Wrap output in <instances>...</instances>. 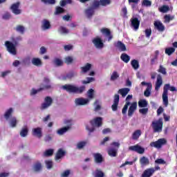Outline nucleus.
I'll list each match as a JSON object with an SVG mask.
<instances>
[{"label":"nucleus","instance_id":"obj_9","mask_svg":"<svg viewBox=\"0 0 177 177\" xmlns=\"http://www.w3.org/2000/svg\"><path fill=\"white\" fill-rule=\"evenodd\" d=\"M72 121L73 120H65V124H68V126L58 129L57 133H58V135H64V133H66L68 129H71V125H73L71 124Z\"/></svg>","mask_w":177,"mask_h":177},{"label":"nucleus","instance_id":"obj_64","mask_svg":"<svg viewBox=\"0 0 177 177\" xmlns=\"http://www.w3.org/2000/svg\"><path fill=\"white\" fill-rule=\"evenodd\" d=\"M71 171L70 170L67 169L66 171H64L62 174L61 176L62 177H68V176L70 175Z\"/></svg>","mask_w":177,"mask_h":177},{"label":"nucleus","instance_id":"obj_25","mask_svg":"<svg viewBox=\"0 0 177 177\" xmlns=\"http://www.w3.org/2000/svg\"><path fill=\"white\" fill-rule=\"evenodd\" d=\"M50 88H51L50 84H48V85L44 86L43 88H40L37 90H35V88H32V91L30 93V95H37V92H41V91H44V89H50Z\"/></svg>","mask_w":177,"mask_h":177},{"label":"nucleus","instance_id":"obj_52","mask_svg":"<svg viewBox=\"0 0 177 177\" xmlns=\"http://www.w3.org/2000/svg\"><path fill=\"white\" fill-rule=\"evenodd\" d=\"M94 106H95L94 109V111H99L102 109L100 104H99V100H96L94 102Z\"/></svg>","mask_w":177,"mask_h":177},{"label":"nucleus","instance_id":"obj_23","mask_svg":"<svg viewBox=\"0 0 177 177\" xmlns=\"http://www.w3.org/2000/svg\"><path fill=\"white\" fill-rule=\"evenodd\" d=\"M93 157L95 162H96L97 164H102V162H103L104 161L103 156H102V154H100V153H94Z\"/></svg>","mask_w":177,"mask_h":177},{"label":"nucleus","instance_id":"obj_13","mask_svg":"<svg viewBox=\"0 0 177 177\" xmlns=\"http://www.w3.org/2000/svg\"><path fill=\"white\" fill-rule=\"evenodd\" d=\"M102 35H104L106 38H108V41H110L113 39V35H111V31H110V29L107 28H103L100 30Z\"/></svg>","mask_w":177,"mask_h":177},{"label":"nucleus","instance_id":"obj_15","mask_svg":"<svg viewBox=\"0 0 177 177\" xmlns=\"http://www.w3.org/2000/svg\"><path fill=\"white\" fill-rule=\"evenodd\" d=\"M118 103H120V95L115 94L113 98V104L111 106L113 111H117V110H118Z\"/></svg>","mask_w":177,"mask_h":177},{"label":"nucleus","instance_id":"obj_10","mask_svg":"<svg viewBox=\"0 0 177 177\" xmlns=\"http://www.w3.org/2000/svg\"><path fill=\"white\" fill-rule=\"evenodd\" d=\"M5 45L7 48V50L9 52V53H12V55H16L17 51H16V46L13 43L6 41L5 42Z\"/></svg>","mask_w":177,"mask_h":177},{"label":"nucleus","instance_id":"obj_12","mask_svg":"<svg viewBox=\"0 0 177 177\" xmlns=\"http://www.w3.org/2000/svg\"><path fill=\"white\" fill-rule=\"evenodd\" d=\"M129 150L131 151H136V153H138V154H143V153H145V148L139 145L130 146Z\"/></svg>","mask_w":177,"mask_h":177},{"label":"nucleus","instance_id":"obj_50","mask_svg":"<svg viewBox=\"0 0 177 177\" xmlns=\"http://www.w3.org/2000/svg\"><path fill=\"white\" fill-rule=\"evenodd\" d=\"M85 146H86V141L79 142L77 144V149H79V150H81V149H84V147H85Z\"/></svg>","mask_w":177,"mask_h":177},{"label":"nucleus","instance_id":"obj_49","mask_svg":"<svg viewBox=\"0 0 177 177\" xmlns=\"http://www.w3.org/2000/svg\"><path fill=\"white\" fill-rule=\"evenodd\" d=\"M158 71L160 73V74H162L163 75H167V69L162 66V65H160L159 68L158 69Z\"/></svg>","mask_w":177,"mask_h":177},{"label":"nucleus","instance_id":"obj_31","mask_svg":"<svg viewBox=\"0 0 177 177\" xmlns=\"http://www.w3.org/2000/svg\"><path fill=\"white\" fill-rule=\"evenodd\" d=\"M19 135L21 138H26V136L28 135V127L27 126H24L19 133Z\"/></svg>","mask_w":177,"mask_h":177},{"label":"nucleus","instance_id":"obj_41","mask_svg":"<svg viewBox=\"0 0 177 177\" xmlns=\"http://www.w3.org/2000/svg\"><path fill=\"white\" fill-rule=\"evenodd\" d=\"M10 125L12 128H15L17 125V119L15 117L11 118L10 120Z\"/></svg>","mask_w":177,"mask_h":177},{"label":"nucleus","instance_id":"obj_28","mask_svg":"<svg viewBox=\"0 0 177 177\" xmlns=\"http://www.w3.org/2000/svg\"><path fill=\"white\" fill-rule=\"evenodd\" d=\"M140 164L142 167H145L150 164V160H149V158H147V157L142 156V158H140Z\"/></svg>","mask_w":177,"mask_h":177},{"label":"nucleus","instance_id":"obj_57","mask_svg":"<svg viewBox=\"0 0 177 177\" xmlns=\"http://www.w3.org/2000/svg\"><path fill=\"white\" fill-rule=\"evenodd\" d=\"M92 81H95V78L87 77L86 80L82 81V84H83L84 85H86V84H91V82H92Z\"/></svg>","mask_w":177,"mask_h":177},{"label":"nucleus","instance_id":"obj_38","mask_svg":"<svg viewBox=\"0 0 177 177\" xmlns=\"http://www.w3.org/2000/svg\"><path fill=\"white\" fill-rule=\"evenodd\" d=\"M131 65L134 70H138V68H139V61L133 59L131 62Z\"/></svg>","mask_w":177,"mask_h":177},{"label":"nucleus","instance_id":"obj_54","mask_svg":"<svg viewBox=\"0 0 177 177\" xmlns=\"http://www.w3.org/2000/svg\"><path fill=\"white\" fill-rule=\"evenodd\" d=\"M45 157H50L51 156H53V149H47L44 152Z\"/></svg>","mask_w":177,"mask_h":177},{"label":"nucleus","instance_id":"obj_56","mask_svg":"<svg viewBox=\"0 0 177 177\" xmlns=\"http://www.w3.org/2000/svg\"><path fill=\"white\" fill-rule=\"evenodd\" d=\"M149 113V108H142L139 109V113L142 115H146Z\"/></svg>","mask_w":177,"mask_h":177},{"label":"nucleus","instance_id":"obj_62","mask_svg":"<svg viewBox=\"0 0 177 177\" xmlns=\"http://www.w3.org/2000/svg\"><path fill=\"white\" fill-rule=\"evenodd\" d=\"M100 0L97 1V0H94L93 2V8H99V6H100Z\"/></svg>","mask_w":177,"mask_h":177},{"label":"nucleus","instance_id":"obj_44","mask_svg":"<svg viewBox=\"0 0 177 177\" xmlns=\"http://www.w3.org/2000/svg\"><path fill=\"white\" fill-rule=\"evenodd\" d=\"M118 78H120V74H118V72L113 71L111 75V81H115V80H118Z\"/></svg>","mask_w":177,"mask_h":177},{"label":"nucleus","instance_id":"obj_20","mask_svg":"<svg viewBox=\"0 0 177 177\" xmlns=\"http://www.w3.org/2000/svg\"><path fill=\"white\" fill-rule=\"evenodd\" d=\"M66 156V151L63 150V149H59L57 151L55 157V161H58L61 158H63Z\"/></svg>","mask_w":177,"mask_h":177},{"label":"nucleus","instance_id":"obj_35","mask_svg":"<svg viewBox=\"0 0 177 177\" xmlns=\"http://www.w3.org/2000/svg\"><path fill=\"white\" fill-rule=\"evenodd\" d=\"M120 59L124 63H129V60H131V57L127 53H122L120 56Z\"/></svg>","mask_w":177,"mask_h":177},{"label":"nucleus","instance_id":"obj_27","mask_svg":"<svg viewBox=\"0 0 177 177\" xmlns=\"http://www.w3.org/2000/svg\"><path fill=\"white\" fill-rule=\"evenodd\" d=\"M50 27V22L48 19H43L41 24L42 30H49Z\"/></svg>","mask_w":177,"mask_h":177},{"label":"nucleus","instance_id":"obj_8","mask_svg":"<svg viewBox=\"0 0 177 177\" xmlns=\"http://www.w3.org/2000/svg\"><path fill=\"white\" fill-rule=\"evenodd\" d=\"M141 85L142 86H147V88L144 92V95L146 96V97H149V96L151 95V89L153 88V84H151V82H142Z\"/></svg>","mask_w":177,"mask_h":177},{"label":"nucleus","instance_id":"obj_14","mask_svg":"<svg viewBox=\"0 0 177 177\" xmlns=\"http://www.w3.org/2000/svg\"><path fill=\"white\" fill-rule=\"evenodd\" d=\"M93 44H94L95 48L97 49H102V48L104 47V44L102 41V39L100 37H96L93 40Z\"/></svg>","mask_w":177,"mask_h":177},{"label":"nucleus","instance_id":"obj_6","mask_svg":"<svg viewBox=\"0 0 177 177\" xmlns=\"http://www.w3.org/2000/svg\"><path fill=\"white\" fill-rule=\"evenodd\" d=\"M20 1H17L11 5L10 9L11 12L16 15H21V10L20 9Z\"/></svg>","mask_w":177,"mask_h":177},{"label":"nucleus","instance_id":"obj_36","mask_svg":"<svg viewBox=\"0 0 177 177\" xmlns=\"http://www.w3.org/2000/svg\"><path fill=\"white\" fill-rule=\"evenodd\" d=\"M32 64L33 66H36L37 67H39V66H42V61L39 58H32Z\"/></svg>","mask_w":177,"mask_h":177},{"label":"nucleus","instance_id":"obj_16","mask_svg":"<svg viewBox=\"0 0 177 177\" xmlns=\"http://www.w3.org/2000/svg\"><path fill=\"white\" fill-rule=\"evenodd\" d=\"M88 102L89 99L88 98L80 97L75 100V103L77 106H85V104H88Z\"/></svg>","mask_w":177,"mask_h":177},{"label":"nucleus","instance_id":"obj_21","mask_svg":"<svg viewBox=\"0 0 177 177\" xmlns=\"http://www.w3.org/2000/svg\"><path fill=\"white\" fill-rule=\"evenodd\" d=\"M84 13L88 19H92V17L95 15V9L93 7H89L85 10Z\"/></svg>","mask_w":177,"mask_h":177},{"label":"nucleus","instance_id":"obj_48","mask_svg":"<svg viewBox=\"0 0 177 177\" xmlns=\"http://www.w3.org/2000/svg\"><path fill=\"white\" fill-rule=\"evenodd\" d=\"M53 139V134H47L44 137V142L48 143L49 142H52Z\"/></svg>","mask_w":177,"mask_h":177},{"label":"nucleus","instance_id":"obj_42","mask_svg":"<svg viewBox=\"0 0 177 177\" xmlns=\"http://www.w3.org/2000/svg\"><path fill=\"white\" fill-rule=\"evenodd\" d=\"M159 11L161 12V13H167V12H169V6L163 5L159 8Z\"/></svg>","mask_w":177,"mask_h":177},{"label":"nucleus","instance_id":"obj_17","mask_svg":"<svg viewBox=\"0 0 177 177\" xmlns=\"http://www.w3.org/2000/svg\"><path fill=\"white\" fill-rule=\"evenodd\" d=\"M136 109H138V102H133L129 108L128 116L132 117L135 111H136Z\"/></svg>","mask_w":177,"mask_h":177},{"label":"nucleus","instance_id":"obj_4","mask_svg":"<svg viewBox=\"0 0 177 177\" xmlns=\"http://www.w3.org/2000/svg\"><path fill=\"white\" fill-rule=\"evenodd\" d=\"M164 122H162V118H159L158 120H154L151 122V127L153 129V133H160L162 132V127Z\"/></svg>","mask_w":177,"mask_h":177},{"label":"nucleus","instance_id":"obj_39","mask_svg":"<svg viewBox=\"0 0 177 177\" xmlns=\"http://www.w3.org/2000/svg\"><path fill=\"white\" fill-rule=\"evenodd\" d=\"M175 53V48L174 47H169V48H167L165 50V53L166 55H168V56H171V55H172V53Z\"/></svg>","mask_w":177,"mask_h":177},{"label":"nucleus","instance_id":"obj_5","mask_svg":"<svg viewBox=\"0 0 177 177\" xmlns=\"http://www.w3.org/2000/svg\"><path fill=\"white\" fill-rule=\"evenodd\" d=\"M164 145H167V140L165 138H160L157 141L150 143L151 147H155L156 149H161Z\"/></svg>","mask_w":177,"mask_h":177},{"label":"nucleus","instance_id":"obj_37","mask_svg":"<svg viewBox=\"0 0 177 177\" xmlns=\"http://www.w3.org/2000/svg\"><path fill=\"white\" fill-rule=\"evenodd\" d=\"M42 169V165H41V162H37L34 164L33 165V170L35 172H39Z\"/></svg>","mask_w":177,"mask_h":177},{"label":"nucleus","instance_id":"obj_33","mask_svg":"<svg viewBox=\"0 0 177 177\" xmlns=\"http://www.w3.org/2000/svg\"><path fill=\"white\" fill-rule=\"evenodd\" d=\"M140 135H142V131L140 130H136L133 133L132 135V139L133 140H138L139 138L140 137Z\"/></svg>","mask_w":177,"mask_h":177},{"label":"nucleus","instance_id":"obj_24","mask_svg":"<svg viewBox=\"0 0 177 177\" xmlns=\"http://www.w3.org/2000/svg\"><path fill=\"white\" fill-rule=\"evenodd\" d=\"M154 26L157 28L158 31L162 32L165 30V26L160 21H155Z\"/></svg>","mask_w":177,"mask_h":177},{"label":"nucleus","instance_id":"obj_61","mask_svg":"<svg viewBox=\"0 0 177 177\" xmlns=\"http://www.w3.org/2000/svg\"><path fill=\"white\" fill-rule=\"evenodd\" d=\"M164 19L165 23H169V21H171V20L174 19V17H171L170 15H165Z\"/></svg>","mask_w":177,"mask_h":177},{"label":"nucleus","instance_id":"obj_47","mask_svg":"<svg viewBox=\"0 0 177 177\" xmlns=\"http://www.w3.org/2000/svg\"><path fill=\"white\" fill-rule=\"evenodd\" d=\"M15 30L17 32H20V34H24V31L26 29H25L24 26H23L21 25H18L16 27Z\"/></svg>","mask_w":177,"mask_h":177},{"label":"nucleus","instance_id":"obj_18","mask_svg":"<svg viewBox=\"0 0 177 177\" xmlns=\"http://www.w3.org/2000/svg\"><path fill=\"white\" fill-rule=\"evenodd\" d=\"M156 172V169L151 167L146 169L142 173L141 177H151L153 176V174Z\"/></svg>","mask_w":177,"mask_h":177},{"label":"nucleus","instance_id":"obj_43","mask_svg":"<svg viewBox=\"0 0 177 177\" xmlns=\"http://www.w3.org/2000/svg\"><path fill=\"white\" fill-rule=\"evenodd\" d=\"M148 103L147 101L146 100H140L138 101V106L140 108H145L147 106Z\"/></svg>","mask_w":177,"mask_h":177},{"label":"nucleus","instance_id":"obj_59","mask_svg":"<svg viewBox=\"0 0 177 177\" xmlns=\"http://www.w3.org/2000/svg\"><path fill=\"white\" fill-rule=\"evenodd\" d=\"M59 32H61V34H68L69 32L68 29L66 28L64 26H61L59 28Z\"/></svg>","mask_w":177,"mask_h":177},{"label":"nucleus","instance_id":"obj_29","mask_svg":"<svg viewBox=\"0 0 177 177\" xmlns=\"http://www.w3.org/2000/svg\"><path fill=\"white\" fill-rule=\"evenodd\" d=\"M115 46L116 48H118V49H120V50H121L122 52H125V50H127V47L125 46V44H124V43H122V41H118L117 44H115Z\"/></svg>","mask_w":177,"mask_h":177},{"label":"nucleus","instance_id":"obj_40","mask_svg":"<svg viewBox=\"0 0 177 177\" xmlns=\"http://www.w3.org/2000/svg\"><path fill=\"white\" fill-rule=\"evenodd\" d=\"M13 113V109L10 108L8 110H7L4 114V117L6 120H8V118H10V115Z\"/></svg>","mask_w":177,"mask_h":177},{"label":"nucleus","instance_id":"obj_22","mask_svg":"<svg viewBox=\"0 0 177 177\" xmlns=\"http://www.w3.org/2000/svg\"><path fill=\"white\" fill-rule=\"evenodd\" d=\"M162 85V77L161 75H157V80L155 85V91H158L160 88H161V86Z\"/></svg>","mask_w":177,"mask_h":177},{"label":"nucleus","instance_id":"obj_45","mask_svg":"<svg viewBox=\"0 0 177 177\" xmlns=\"http://www.w3.org/2000/svg\"><path fill=\"white\" fill-rule=\"evenodd\" d=\"M141 5H142V6H145L146 8H150V6H151V1L142 0Z\"/></svg>","mask_w":177,"mask_h":177},{"label":"nucleus","instance_id":"obj_34","mask_svg":"<svg viewBox=\"0 0 177 177\" xmlns=\"http://www.w3.org/2000/svg\"><path fill=\"white\" fill-rule=\"evenodd\" d=\"M53 63L54 66H56V67H60L63 66V60H62L60 58H55L53 61Z\"/></svg>","mask_w":177,"mask_h":177},{"label":"nucleus","instance_id":"obj_26","mask_svg":"<svg viewBox=\"0 0 177 177\" xmlns=\"http://www.w3.org/2000/svg\"><path fill=\"white\" fill-rule=\"evenodd\" d=\"M131 89L129 88H123L118 90V93L122 95V97H125L129 93Z\"/></svg>","mask_w":177,"mask_h":177},{"label":"nucleus","instance_id":"obj_32","mask_svg":"<svg viewBox=\"0 0 177 177\" xmlns=\"http://www.w3.org/2000/svg\"><path fill=\"white\" fill-rule=\"evenodd\" d=\"M80 68L82 70V73L85 74V73H88V71H89V70H91V68H92V64L87 63V64H86V65L84 66H82Z\"/></svg>","mask_w":177,"mask_h":177},{"label":"nucleus","instance_id":"obj_51","mask_svg":"<svg viewBox=\"0 0 177 177\" xmlns=\"http://www.w3.org/2000/svg\"><path fill=\"white\" fill-rule=\"evenodd\" d=\"M94 177H104V173L99 169H97L94 174Z\"/></svg>","mask_w":177,"mask_h":177},{"label":"nucleus","instance_id":"obj_30","mask_svg":"<svg viewBox=\"0 0 177 177\" xmlns=\"http://www.w3.org/2000/svg\"><path fill=\"white\" fill-rule=\"evenodd\" d=\"M118 149H116V148H113V147L109 148L108 149V154H109V156H110V157H117V154H118L117 151H118Z\"/></svg>","mask_w":177,"mask_h":177},{"label":"nucleus","instance_id":"obj_63","mask_svg":"<svg viewBox=\"0 0 177 177\" xmlns=\"http://www.w3.org/2000/svg\"><path fill=\"white\" fill-rule=\"evenodd\" d=\"M73 59L71 57L68 56V57H66L65 58V63H66V64H71V63H73Z\"/></svg>","mask_w":177,"mask_h":177},{"label":"nucleus","instance_id":"obj_1","mask_svg":"<svg viewBox=\"0 0 177 177\" xmlns=\"http://www.w3.org/2000/svg\"><path fill=\"white\" fill-rule=\"evenodd\" d=\"M85 86H81L80 87L73 85V84H65L62 86V88L64 91H66L68 93H76V94H81L85 92L86 89Z\"/></svg>","mask_w":177,"mask_h":177},{"label":"nucleus","instance_id":"obj_19","mask_svg":"<svg viewBox=\"0 0 177 177\" xmlns=\"http://www.w3.org/2000/svg\"><path fill=\"white\" fill-rule=\"evenodd\" d=\"M32 134L33 136H36V138L41 139L42 138V128L37 127L32 129Z\"/></svg>","mask_w":177,"mask_h":177},{"label":"nucleus","instance_id":"obj_55","mask_svg":"<svg viewBox=\"0 0 177 177\" xmlns=\"http://www.w3.org/2000/svg\"><path fill=\"white\" fill-rule=\"evenodd\" d=\"M62 13H64V8L60 6L57 7L55 15H60Z\"/></svg>","mask_w":177,"mask_h":177},{"label":"nucleus","instance_id":"obj_58","mask_svg":"<svg viewBox=\"0 0 177 177\" xmlns=\"http://www.w3.org/2000/svg\"><path fill=\"white\" fill-rule=\"evenodd\" d=\"M94 92L95 91L92 88H90L88 91V99H93L94 97Z\"/></svg>","mask_w":177,"mask_h":177},{"label":"nucleus","instance_id":"obj_2","mask_svg":"<svg viewBox=\"0 0 177 177\" xmlns=\"http://www.w3.org/2000/svg\"><path fill=\"white\" fill-rule=\"evenodd\" d=\"M90 124L91 125V128L89 126L86 127V131H88L89 135L92 133V132H95V127L97 128H100L103 125V118L100 117H97L91 120H90Z\"/></svg>","mask_w":177,"mask_h":177},{"label":"nucleus","instance_id":"obj_7","mask_svg":"<svg viewBox=\"0 0 177 177\" xmlns=\"http://www.w3.org/2000/svg\"><path fill=\"white\" fill-rule=\"evenodd\" d=\"M53 103L52 97L47 96L44 98V102L41 104L40 109L41 110H46V109L50 107Z\"/></svg>","mask_w":177,"mask_h":177},{"label":"nucleus","instance_id":"obj_53","mask_svg":"<svg viewBox=\"0 0 177 177\" xmlns=\"http://www.w3.org/2000/svg\"><path fill=\"white\" fill-rule=\"evenodd\" d=\"M101 6H107L111 3V0H100Z\"/></svg>","mask_w":177,"mask_h":177},{"label":"nucleus","instance_id":"obj_60","mask_svg":"<svg viewBox=\"0 0 177 177\" xmlns=\"http://www.w3.org/2000/svg\"><path fill=\"white\" fill-rule=\"evenodd\" d=\"M145 37H147V38H150V36L151 35V28L145 29Z\"/></svg>","mask_w":177,"mask_h":177},{"label":"nucleus","instance_id":"obj_46","mask_svg":"<svg viewBox=\"0 0 177 177\" xmlns=\"http://www.w3.org/2000/svg\"><path fill=\"white\" fill-rule=\"evenodd\" d=\"M129 106H131V102L127 101L122 110V114H127V111H128V107H129Z\"/></svg>","mask_w":177,"mask_h":177},{"label":"nucleus","instance_id":"obj_3","mask_svg":"<svg viewBox=\"0 0 177 177\" xmlns=\"http://www.w3.org/2000/svg\"><path fill=\"white\" fill-rule=\"evenodd\" d=\"M171 91V92H176L177 89L175 86H171L169 84H165L163 87V93H162V100L163 104L167 107L168 106V90Z\"/></svg>","mask_w":177,"mask_h":177},{"label":"nucleus","instance_id":"obj_11","mask_svg":"<svg viewBox=\"0 0 177 177\" xmlns=\"http://www.w3.org/2000/svg\"><path fill=\"white\" fill-rule=\"evenodd\" d=\"M130 21L131 23V26L132 27V28H133V30H135L136 31H138L140 26V21L139 20V19L138 17H132L130 19Z\"/></svg>","mask_w":177,"mask_h":177}]
</instances>
